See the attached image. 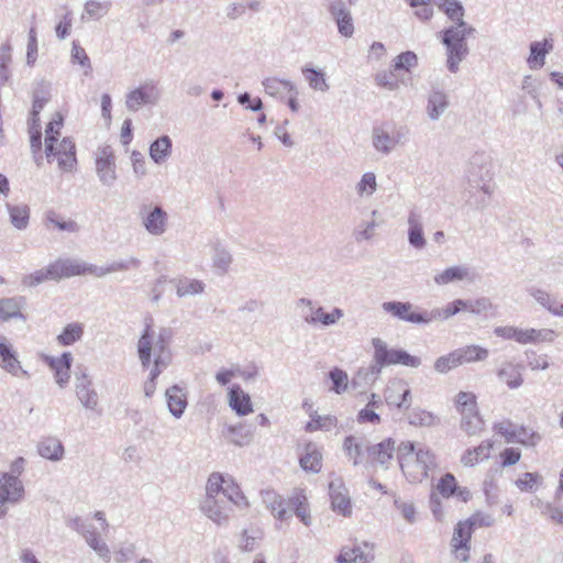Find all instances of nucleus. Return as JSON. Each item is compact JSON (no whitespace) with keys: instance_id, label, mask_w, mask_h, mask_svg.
Wrapping results in <instances>:
<instances>
[{"instance_id":"1","label":"nucleus","mask_w":563,"mask_h":563,"mask_svg":"<svg viewBox=\"0 0 563 563\" xmlns=\"http://www.w3.org/2000/svg\"><path fill=\"white\" fill-rule=\"evenodd\" d=\"M172 338L170 328H154L146 324L137 341V356L143 368L152 366L155 375L156 372H163L170 365L173 360Z\"/></svg>"},{"instance_id":"2","label":"nucleus","mask_w":563,"mask_h":563,"mask_svg":"<svg viewBox=\"0 0 563 563\" xmlns=\"http://www.w3.org/2000/svg\"><path fill=\"white\" fill-rule=\"evenodd\" d=\"M397 460L405 477L410 483H421L437 467L435 455L424 445L402 441L397 448Z\"/></svg>"},{"instance_id":"3","label":"nucleus","mask_w":563,"mask_h":563,"mask_svg":"<svg viewBox=\"0 0 563 563\" xmlns=\"http://www.w3.org/2000/svg\"><path fill=\"white\" fill-rule=\"evenodd\" d=\"M372 344L374 347V363L368 367L358 369L356 377L352 382L353 385L357 384V379H363L365 383H374L385 366L400 364L417 368L421 365V360L418 356L410 355L401 349H388L387 343L379 338H374Z\"/></svg>"},{"instance_id":"4","label":"nucleus","mask_w":563,"mask_h":563,"mask_svg":"<svg viewBox=\"0 0 563 563\" xmlns=\"http://www.w3.org/2000/svg\"><path fill=\"white\" fill-rule=\"evenodd\" d=\"M223 475L212 473L206 484V493L200 500L199 509L210 521L218 527H227L230 522L232 508L221 494Z\"/></svg>"},{"instance_id":"5","label":"nucleus","mask_w":563,"mask_h":563,"mask_svg":"<svg viewBox=\"0 0 563 563\" xmlns=\"http://www.w3.org/2000/svg\"><path fill=\"white\" fill-rule=\"evenodd\" d=\"M467 192L470 203L476 208H484L494 191L492 185L490 164L482 155H475L471 158L467 173Z\"/></svg>"},{"instance_id":"6","label":"nucleus","mask_w":563,"mask_h":563,"mask_svg":"<svg viewBox=\"0 0 563 563\" xmlns=\"http://www.w3.org/2000/svg\"><path fill=\"white\" fill-rule=\"evenodd\" d=\"M455 407L461 416V429L470 437L478 435L484 429V421L477 409L476 396L473 393L460 391Z\"/></svg>"},{"instance_id":"7","label":"nucleus","mask_w":563,"mask_h":563,"mask_svg":"<svg viewBox=\"0 0 563 563\" xmlns=\"http://www.w3.org/2000/svg\"><path fill=\"white\" fill-rule=\"evenodd\" d=\"M441 34V42L446 48V68L455 74L460 69V64L468 55L467 42L463 40V34H460L457 29L448 27Z\"/></svg>"},{"instance_id":"8","label":"nucleus","mask_w":563,"mask_h":563,"mask_svg":"<svg viewBox=\"0 0 563 563\" xmlns=\"http://www.w3.org/2000/svg\"><path fill=\"white\" fill-rule=\"evenodd\" d=\"M93 155L95 170L100 184L112 187L118 179L114 151L110 145H101Z\"/></svg>"},{"instance_id":"9","label":"nucleus","mask_w":563,"mask_h":563,"mask_svg":"<svg viewBox=\"0 0 563 563\" xmlns=\"http://www.w3.org/2000/svg\"><path fill=\"white\" fill-rule=\"evenodd\" d=\"M298 306H305L307 309L303 311L302 318L306 323L310 325L320 324L322 327H331L338 323L344 317V311L341 308H333L330 312H325L321 306H314L310 299L301 298Z\"/></svg>"},{"instance_id":"10","label":"nucleus","mask_w":563,"mask_h":563,"mask_svg":"<svg viewBox=\"0 0 563 563\" xmlns=\"http://www.w3.org/2000/svg\"><path fill=\"white\" fill-rule=\"evenodd\" d=\"M139 217L148 234L161 236L167 231L168 214L161 206L143 205L140 208Z\"/></svg>"},{"instance_id":"11","label":"nucleus","mask_w":563,"mask_h":563,"mask_svg":"<svg viewBox=\"0 0 563 563\" xmlns=\"http://www.w3.org/2000/svg\"><path fill=\"white\" fill-rule=\"evenodd\" d=\"M71 271L67 268L66 261H56L49 264L46 268L35 271L22 278V284L25 287H35L46 280H58L62 278L71 277Z\"/></svg>"},{"instance_id":"12","label":"nucleus","mask_w":563,"mask_h":563,"mask_svg":"<svg viewBox=\"0 0 563 563\" xmlns=\"http://www.w3.org/2000/svg\"><path fill=\"white\" fill-rule=\"evenodd\" d=\"M24 496V486L14 475L3 473L0 476V518L7 515V505L16 504Z\"/></svg>"},{"instance_id":"13","label":"nucleus","mask_w":563,"mask_h":563,"mask_svg":"<svg viewBox=\"0 0 563 563\" xmlns=\"http://www.w3.org/2000/svg\"><path fill=\"white\" fill-rule=\"evenodd\" d=\"M384 400L388 406L407 410L411 404V391L408 384L400 378L390 379L384 390Z\"/></svg>"},{"instance_id":"14","label":"nucleus","mask_w":563,"mask_h":563,"mask_svg":"<svg viewBox=\"0 0 563 563\" xmlns=\"http://www.w3.org/2000/svg\"><path fill=\"white\" fill-rule=\"evenodd\" d=\"M47 162L57 159L59 169L63 172H71L76 164V147L75 143L70 137H64L57 142L53 141V153L46 156Z\"/></svg>"},{"instance_id":"15","label":"nucleus","mask_w":563,"mask_h":563,"mask_svg":"<svg viewBox=\"0 0 563 563\" xmlns=\"http://www.w3.org/2000/svg\"><path fill=\"white\" fill-rule=\"evenodd\" d=\"M328 11L335 21L338 32L344 37H352L354 23L351 10L345 0H328Z\"/></svg>"},{"instance_id":"16","label":"nucleus","mask_w":563,"mask_h":563,"mask_svg":"<svg viewBox=\"0 0 563 563\" xmlns=\"http://www.w3.org/2000/svg\"><path fill=\"white\" fill-rule=\"evenodd\" d=\"M410 302L386 301L382 305L385 312L393 314L401 321L415 324H428V310L412 311Z\"/></svg>"},{"instance_id":"17","label":"nucleus","mask_w":563,"mask_h":563,"mask_svg":"<svg viewBox=\"0 0 563 563\" xmlns=\"http://www.w3.org/2000/svg\"><path fill=\"white\" fill-rule=\"evenodd\" d=\"M158 97L155 85L146 82L125 95V107L129 111L136 112L144 104H155Z\"/></svg>"},{"instance_id":"18","label":"nucleus","mask_w":563,"mask_h":563,"mask_svg":"<svg viewBox=\"0 0 563 563\" xmlns=\"http://www.w3.org/2000/svg\"><path fill=\"white\" fill-rule=\"evenodd\" d=\"M76 398L80 405L91 411H97L99 407V395L92 386V379L88 374L76 375L75 382Z\"/></svg>"},{"instance_id":"19","label":"nucleus","mask_w":563,"mask_h":563,"mask_svg":"<svg viewBox=\"0 0 563 563\" xmlns=\"http://www.w3.org/2000/svg\"><path fill=\"white\" fill-rule=\"evenodd\" d=\"M329 495L333 511L344 517H350L352 514L351 499L346 487L340 478L330 482Z\"/></svg>"},{"instance_id":"20","label":"nucleus","mask_w":563,"mask_h":563,"mask_svg":"<svg viewBox=\"0 0 563 563\" xmlns=\"http://www.w3.org/2000/svg\"><path fill=\"white\" fill-rule=\"evenodd\" d=\"M472 532L473 529L466 521H460L454 528L451 545L455 558L462 563L468 560V543L471 541Z\"/></svg>"},{"instance_id":"21","label":"nucleus","mask_w":563,"mask_h":563,"mask_svg":"<svg viewBox=\"0 0 563 563\" xmlns=\"http://www.w3.org/2000/svg\"><path fill=\"white\" fill-rule=\"evenodd\" d=\"M374 559V547L368 542L344 547L336 558L338 563H368Z\"/></svg>"},{"instance_id":"22","label":"nucleus","mask_w":563,"mask_h":563,"mask_svg":"<svg viewBox=\"0 0 563 563\" xmlns=\"http://www.w3.org/2000/svg\"><path fill=\"white\" fill-rule=\"evenodd\" d=\"M26 300L23 296L4 297L0 299V322H8L12 319L25 321L23 313Z\"/></svg>"},{"instance_id":"23","label":"nucleus","mask_w":563,"mask_h":563,"mask_svg":"<svg viewBox=\"0 0 563 563\" xmlns=\"http://www.w3.org/2000/svg\"><path fill=\"white\" fill-rule=\"evenodd\" d=\"M47 364L54 371L56 384L60 388H65L70 379V368L73 364L71 353L64 352L59 357H48Z\"/></svg>"},{"instance_id":"24","label":"nucleus","mask_w":563,"mask_h":563,"mask_svg":"<svg viewBox=\"0 0 563 563\" xmlns=\"http://www.w3.org/2000/svg\"><path fill=\"white\" fill-rule=\"evenodd\" d=\"M435 489L444 498L456 496L463 503L468 501L472 497L468 488L459 486L454 475L451 473H446L440 478Z\"/></svg>"},{"instance_id":"25","label":"nucleus","mask_w":563,"mask_h":563,"mask_svg":"<svg viewBox=\"0 0 563 563\" xmlns=\"http://www.w3.org/2000/svg\"><path fill=\"white\" fill-rule=\"evenodd\" d=\"M408 224V243L416 250H423L427 240L423 234L422 217L419 212L411 210L407 219Z\"/></svg>"},{"instance_id":"26","label":"nucleus","mask_w":563,"mask_h":563,"mask_svg":"<svg viewBox=\"0 0 563 563\" xmlns=\"http://www.w3.org/2000/svg\"><path fill=\"white\" fill-rule=\"evenodd\" d=\"M262 501L266 508L279 520H287L291 511L286 507L285 500L274 490L266 489L261 493Z\"/></svg>"},{"instance_id":"27","label":"nucleus","mask_w":563,"mask_h":563,"mask_svg":"<svg viewBox=\"0 0 563 563\" xmlns=\"http://www.w3.org/2000/svg\"><path fill=\"white\" fill-rule=\"evenodd\" d=\"M449 96L442 90H432L428 96L427 115L431 121H438L449 108Z\"/></svg>"},{"instance_id":"28","label":"nucleus","mask_w":563,"mask_h":563,"mask_svg":"<svg viewBox=\"0 0 563 563\" xmlns=\"http://www.w3.org/2000/svg\"><path fill=\"white\" fill-rule=\"evenodd\" d=\"M229 406L238 416H246L253 412L251 397L239 385L229 390Z\"/></svg>"},{"instance_id":"29","label":"nucleus","mask_w":563,"mask_h":563,"mask_svg":"<svg viewBox=\"0 0 563 563\" xmlns=\"http://www.w3.org/2000/svg\"><path fill=\"white\" fill-rule=\"evenodd\" d=\"M527 64L531 69H540L545 64V56L553 49L552 40L534 41L530 44Z\"/></svg>"},{"instance_id":"30","label":"nucleus","mask_w":563,"mask_h":563,"mask_svg":"<svg viewBox=\"0 0 563 563\" xmlns=\"http://www.w3.org/2000/svg\"><path fill=\"white\" fill-rule=\"evenodd\" d=\"M167 407L172 416L179 419L187 408V395L178 385H174L165 393Z\"/></svg>"},{"instance_id":"31","label":"nucleus","mask_w":563,"mask_h":563,"mask_svg":"<svg viewBox=\"0 0 563 563\" xmlns=\"http://www.w3.org/2000/svg\"><path fill=\"white\" fill-rule=\"evenodd\" d=\"M527 292L549 312L558 317H563V303L552 298L547 290L531 286L527 289Z\"/></svg>"},{"instance_id":"32","label":"nucleus","mask_w":563,"mask_h":563,"mask_svg":"<svg viewBox=\"0 0 563 563\" xmlns=\"http://www.w3.org/2000/svg\"><path fill=\"white\" fill-rule=\"evenodd\" d=\"M493 448V441H483L478 446L467 449L461 456V463L467 467L475 466L481 461L489 459Z\"/></svg>"},{"instance_id":"33","label":"nucleus","mask_w":563,"mask_h":563,"mask_svg":"<svg viewBox=\"0 0 563 563\" xmlns=\"http://www.w3.org/2000/svg\"><path fill=\"white\" fill-rule=\"evenodd\" d=\"M221 494L224 496L228 505L231 503L241 509L250 506L247 498L231 477L227 478L223 476Z\"/></svg>"},{"instance_id":"34","label":"nucleus","mask_w":563,"mask_h":563,"mask_svg":"<svg viewBox=\"0 0 563 563\" xmlns=\"http://www.w3.org/2000/svg\"><path fill=\"white\" fill-rule=\"evenodd\" d=\"M38 454L49 461L57 462L64 457V445L54 437L42 439L37 444Z\"/></svg>"},{"instance_id":"35","label":"nucleus","mask_w":563,"mask_h":563,"mask_svg":"<svg viewBox=\"0 0 563 563\" xmlns=\"http://www.w3.org/2000/svg\"><path fill=\"white\" fill-rule=\"evenodd\" d=\"M300 466L306 472L319 473L322 467V454L316 443L309 442L305 453L299 459Z\"/></svg>"},{"instance_id":"36","label":"nucleus","mask_w":563,"mask_h":563,"mask_svg":"<svg viewBox=\"0 0 563 563\" xmlns=\"http://www.w3.org/2000/svg\"><path fill=\"white\" fill-rule=\"evenodd\" d=\"M173 143L168 135H162L151 143L148 154L151 159L157 164H164L172 155Z\"/></svg>"},{"instance_id":"37","label":"nucleus","mask_w":563,"mask_h":563,"mask_svg":"<svg viewBox=\"0 0 563 563\" xmlns=\"http://www.w3.org/2000/svg\"><path fill=\"white\" fill-rule=\"evenodd\" d=\"M465 310V300L464 299H455L452 302H449L443 308H434L428 310V324L433 321H444L450 319L451 317L457 314L459 312Z\"/></svg>"},{"instance_id":"38","label":"nucleus","mask_w":563,"mask_h":563,"mask_svg":"<svg viewBox=\"0 0 563 563\" xmlns=\"http://www.w3.org/2000/svg\"><path fill=\"white\" fill-rule=\"evenodd\" d=\"M519 344L553 342L555 332L551 329H520Z\"/></svg>"},{"instance_id":"39","label":"nucleus","mask_w":563,"mask_h":563,"mask_svg":"<svg viewBox=\"0 0 563 563\" xmlns=\"http://www.w3.org/2000/svg\"><path fill=\"white\" fill-rule=\"evenodd\" d=\"M470 277V268L463 265L451 266L434 275L433 280L438 286L461 282Z\"/></svg>"},{"instance_id":"40","label":"nucleus","mask_w":563,"mask_h":563,"mask_svg":"<svg viewBox=\"0 0 563 563\" xmlns=\"http://www.w3.org/2000/svg\"><path fill=\"white\" fill-rule=\"evenodd\" d=\"M372 144L375 151L383 155H389L396 148L391 134L384 126L373 129Z\"/></svg>"},{"instance_id":"41","label":"nucleus","mask_w":563,"mask_h":563,"mask_svg":"<svg viewBox=\"0 0 563 563\" xmlns=\"http://www.w3.org/2000/svg\"><path fill=\"white\" fill-rule=\"evenodd\" d=\"M5 209L9 213L11 224L20 231L27 228L30 221V208L24 205H11L7 203Z\"/></svg>"},{"instance_id":"42","label":"nucleus","mask_w":563,"mask_h":563,"mask_svg":"<svg viewBox=\"0 0 563 563\" xmlns=\"http://www.w3.org/2000/svg\"><path fill=\"white\" fill-rule=\"evenodd\" d=\"M368 453L386 468L395 452V442L391 439H386L380 443L367 448Z\"/></svg>"},{"instance_id":"43","label":"nucleus","mask_w":563,"mask_h":563,"mask_svg":"<svg viewBox=\"0 0 563 563\" xmlns=\"http://www.w3.org/2000/svg\"><path fill=\"white\" fill-rule=\"evenodd\" d=\"M264 90L272 97H283L284 93L295 92V84L288 79L268 77L262 82Z\"/></svg>"},{"instance_id":"44","label":"nucleus","mask_w":563,"mask_h":563,"mask_svg":"<svg viewBox=\"0 0 563 563\" xmlns=\"http://www.w3.org/2000/svg\"><path fill=\"white\" fill-rule=\"evenodd\" d=\"M67 268H68V271L73 272L71 276L90 274L95 277L102 278L110 274L108 272V265L107 266H97V265L87 264V263L73 262L69 260H67Z\"/></svg>"},{"instance_id":"45","label":"nucleus","mask_w":563,"mask_h":563,"mask_svg":"<svg viewBox=\"0 0 563 563\" xmlns=\"http://www.w3.org/2000/svg\"><path fill=\"white\" fill-rule=\"evenodd\" d=\"M224 437L236 446H245L251 443L253 433L242 424L228 426L224 431Z\"/></svg>"},{"instance_id":"46","label":"nucleus","mask_w":563,"mask_h":563,"mask_svg":"<svg viewBox=\"0 0 563 563\" xmlns=\"http://www.w3.org/2000/svg\"><path fill=\"white\" fill-rule=\"evenodd\" d=\"M84 335V324L79 322L68 323L57 336L58 344L69 346L78 342Z\"/></svg>"},{"instance_id":"47","label":"nucleus","mask_w":563,"mask_h":563,"mask_svg":"<svg viewBox=\"0 0 563 563\" xmlns=\"http://www.w3.org/2000/svg\"><path fill=\"white\" fill-rule=\"evenodd\" d=\"M434 5L454 23L464 18L465 10L459 0H435Z\"/></svg>"},{"instance_id":"48","label":"nucleus","mask_w":563,"mask_h":563,"mask_svg":"<svg viewBox=\"0 0 563 563\" xmlns=\"http://www.w3.org/2000/svg\"><path fill=\"white\" fill-rule=\"evenodd\" d=\"M498 377L511 389L520 387L523 383L518 365L512 363L504 364L498 369Z\"/></svg>"},{"instance_id":"49","label":"nucleus","mask_w":563,"mask_h":563,"mask_svg":"<svg viewBox=\"0 0 563 563\" xmlns=\"http://www.w3.org/2000/svg\"><path fill=\"white\" fill-rule=\"evenodd\" d=\"M302 74L309 87L314 91L325 92L329 90V85L325 79V74L312 67H303Z\"/></svg>"},{"instance_id":"50","label":"nucleus","mask_w":563,"mask_h":563,"mask_svg":"<svg viewBox=\"0 0 563 563\" xmlns=\"http://www.w3.org/2000/svg\"><path fill=\"white\" fill-rule=\"evenodd\" d=\"M175 287L178 297L194 296L205 290V284L201 280L186 277L175 280Z\"/></svg>"},{"instance_id":"51","label":"nucleus","mask_w":563,"mask_h":563,"mask_svg":"<svg viewBox=\"0 0 563 563\" xmlns=\"http://www.w3.org/2000/svg\"><path fill=\"white\" fill-rule=\"evenodd\" d=\"M343 450L346 456L353 462V465H360L363 462V443L354 435H347L343 441Z\"/></svg>"},{"instance_id":"52","label":"nucleus","mask_w":563,"mask_h":563,"mask_svg":"<svg viewBox=\"0 0 563 563\" xmlns=\"http://www.w3.org/2000/svg\"><path fill=\"white\" fill-rule=\"evenodd\" d=\"M62 125L63 117L56 113L55 119L47 124L45 130V156H49L53 153V141H58Z\"/></svg>"},{"instance_id":"53","label":"nucleus","mask_w":563,"mask_h":563,"mask_svg":"<svg viewBox=\"0 0 563 563\" xmlns=\"http://www.w3.org/2000/svg\"><path fill=\"white\" fill-rule=\"evenodd\" d=\"M1 357V367L13 376L29 377V373L21 366L20 361L16 357V353L10 346L8 353H3Z\"/></svg>"},{"instance_id":"54","label":"nucleus","mask_w":563,"mask_h":563,"mask_svg":"<svg viewBox=\"0 0 563 563\" xmlns=\"http://www.w3.org/2000/svg\"><path fill=\"white\" fill-rule=\"evenodd\" d=\"M461 358V364L484 361L488 357V350L479 345H467L456 349Z\"/></svg>"},{"instance_id":"55","label":"nucleus","mask_w":563,"mask_h":563,"mask_svg":"<svg viewBox=\"0 0 563 563\" xmlns=\"http://www.w3.org/2000/svg\"><path fill=\"white\" fill-rule=\"evenodd\" d=\"M110 9L109 2H101L97 0H88L85 3L84 12L81 14V20H90V19H101L103 15L108 13Z\"/></svg>"},{"instance_id":"56","label":"nucleus","mask_w":563,"mask_h":563,"mask_svg":"<svg viewBox=\"0 0 563 563\" xmlns=\"http://www.w3.org/2000/svg\"><path fill=\"white\" fill-rule=\"evenodd\" d=\"M500 473V470L497 468H490L486 477L483 482V490L486 496V501L489 506L495 505L497 503V483H496V475Z\"/></svg>"},{"instance_id":"57","label":"nucleus","mask_w":563,"mask_h":563,"mask_svg":"<svg viewBox=\"0 0 563 563\" xmlns=\"http://www.w3.org/2000/svg\"><path fill=\"white\" fill-rule=\"evenodd\" d=\"M408 421L416 427H432L438 422L437 417L424 409L413 408L408 413Z\"/></svg>"},{"instance_id":"58","label":"nucleus","mask_w":563,"mask_h":563,"mask_svg":"<svg viewBox=\"0 0 563 563\" xmlns=\"http://www.w3.org/2000/svg\"><path fill=\"white\" fill-rule=\"evenodd\" d=\"M461 358L456 350L446 355H442L434 362V371L439 374H446L448 372L461 366Z\"/></svg>"},{"instance_id":"59","label":"nucleus","mask_w":563,"mask_h":563,"mask_svg":"<svg viewBox=\"0 0 563 563\" xmlns=\"http://www.w3.org/2000/svg\"><path fill=\"white\" fill-rule=\"evenodd\" d=\"M355 189L360 197H371L377 190L376 175L372 172L363 174Z\"/></svg>"},{"instance_id":"60","label":"nucleus","mask_w":563,"mask_h":563,"mask_svg":"<svg viewBox=\"0 0 563 563\" xmlns=\"http://www.w3.org/2000/svg\"><path fill=\"white\" fill-rule=\"evenodd\" d=\"M212 262H213L214 268L220 274H225L229 271V268L233 262V257L228 250H225L223 247H216L214 254L212 256Z\"/></svg>"},{"instance_id":"61","label":"nucleus","mask_w":563,"mask_h":563,"mask_svg":"<svg viewBox=\"0 0 563 563\" xmlns=\"http://www.w3.org/2000/svg\"><path fill=\"white\" fill-rule=\"evenodd\" d=\"M329 378L332 382L331 390H333L335 394L341 395L347 390L349 376L343 369L334 367L329 372Z\"/></svg>"},{"instance_id":"62","label":"nucleus","mask_w":563,"mask_h":563,"mask_svg":"<svg viewBox=\"0 0 563 563\" xmlns=\"http://www.w3.org/2000/svg\"><path fill=\"white\" fill-rule=\"evenodd\" d=\"M338 419L334 416H316L306 426L308 432H314L317 430L329 431L336 427Z\"/></svg>"},{"instance_id":"63","label":"nucleus","mask_w":563,"mask_h":563,"mask_svg":"<svg viewBox=\"0 0 563 563\" xmlns=\"http://www.w3.org/2000/svg\"><path fill=\"white\" fill-rule=\"evenodd\" d=\"M494 309V303L487 297H481L474 300H465V310L473 314H484Z\"/></svg>"},{"instance_id":"64","label":"nucleus","mask_w":563,"mask_h":563,"mask_svg":"<svg viewBox=\"0 0 563 563\" xmlns=\"http://www.w3.org/2000/svg\"><path fill=\"white\" fill-rule=\"evenodd\" d=\"M136 545L132 542L118 544L113 551L114 563H129L135 556Z\"/></svg>"}]
</instances>
